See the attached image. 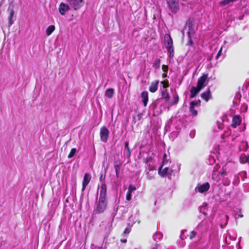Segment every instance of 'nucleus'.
I'll use <instances>...</instances> for the list:
<instances>
[{
  "instance_id": "nucleus-25",
  "label": "nucleus",
  "mask_w": 249,
  "mask_h": 249,
  "mask_svg": "<svg viewBox=\"0 0 249 249\" xmlns=\"http://www.w3.org/2000/svg\"><path fill=\"white\" fill-rule=\"evenodd\" d=\"M186 25L188 26L189 29V31H191L193 25V20L190 18L188 19L186 22Z\"/></svg>"
},
{
  "instance_id": "nucleus-17",
  "label": "nucleus",
  "mask_w": 249,
  "mask_h": 249,
  "mask_svg": "<svg viewBox=\"0 0 249 249\" xmlns=\"http://www.w3.org/2000/svg\"><path fill=\"white\" fill-rule=\"evenodd\" d=\"M114 93V89L112 88L107 89L105 93V95L107 98L110 99L112 97Z\"/></svg>"
},
{
  "instance_id": "nucleus-28",
  "label": "nucleus",
  "mask_w": 249,
  "mask_h": 249,
  "mask_svg": "<svg viewBox=\"0 0 249 249\" xmlns=\"http://www.w3.org/2000/svg\"><path fill=\"white\" fill-rule=\"evenodd\" d=\"M76 152V149L75 148H72L68 156V158L69 159H71V158H72L74 156V155L75 154Z\"/></svg>"
},
{
  "instance_id": "nucleus-50",
  "label": "nucleus",
  "mask_w": 249,
  "mask_h": 249,
  "mask_svg": "<svg viewBox=\"0 0 249 249\" xmlns=\"http://www.w3.org/2000/svg\"><path fill=\"white\" fill-rule=\"evenodd\" d=\"M239 216L240 217H243V215H242V214H239Z\"/></svg>"
},
{
  "instance_id": "nucleus-19",
  "label": "nucleus",
  "mask_w": 249,
  "mask_h": 249,
  "mask_svg": "<svg viewBox=\"0 0 249 249\" xmlns=\"http://www.w3.org/2000/svg\"><path fill=\"white\" fill-rule=\"evenodd\" d=\"M194 102L190 103V106L189 107L190 111L191 112L192 114L194 116H196L197 114V111L195 109V107L194 106Z\"/></svg>"
},
{
  "instance_id": "nucleus-46",
  "label": "nucleus",
  "mask_w": 249,
  "mask_h": 249,
  "mask_svg": "<svg viewBox=\"0 0 249 249\" xmlns=\"http://www.w3.org/2000/svg\"><path fill=\"white\" fill-rule=\"evenodd\" d=\"M121 242L122 243H126L127 242V240L126 239H121Z\"/></svg>"
},
{
  "instance_id": "nucleus-45",
  "label": "nucleus",
  "mask_w": 249,
  "mask_h": 249,
  "mask_svg": "<svg viewBox=\"0 0 249 249\" xmlns=\"http://www.w3.org/2000/svg\"><path fill=\"white\" fill-rule=\"evenodd\" d=\"M243 18H244V15H242V16H239L238 17V19L239 20H242L243 19Z\"/></svg>"
},
{
  "instance_id": "nucleus-40",
  "label": "nucleus",
  "mask_w": 249,
  "mask_h": 249,
  "mask_svg": "<svg viewBox=\"0 0 249 249\" xmlns=\"http://www.w3.org/2000/svg\"><path fill=\"white\" fill-rule=\"evenodd\" d=\"M162 70L164 72L167 73L168 71V66L165 65H162Z\"/></svg>"
},
{
  "instance_id": "nucleus-36",
  "label": "nucleus",
  "mask_w": 249,
  "mask_h": 249,
  "mask_svg": "<svg viewBox=\"0 0 249 249\" xmlns=\"http://www.w3.org/2000/svg\"><path fill=\"white\" fill-rule=\"evenodd\" d=\"M136 190V188L135 186L132 185V184H130L129 187H128V190L131 192H133V191H135Z\"/></svg>"
},
{
  "instance_id": "nucleus-30",
  "label": "nucleus",
  "mask_w": 249,
  "mask_h": 249,
  "mask_svg": "<svg viewBox=\"0 0 249 249\" xmlns=\"http://www.w3.org/2000/svg\"><path fill=\"white\" fill-rule=\"evenodd\" d=\"M130 223L128 224L127 227L125 228V229L124 230L123 233L125 235V236H127L128 234L131 231V228H130Z\"/></svg>"
},
{
  "instance_id": "nucleus-16",
  "label": "nucleus",
  "mask_w": 249,
  "mask_h": 249,
  "mask_svg": "<svg viewBox=\"0 0 249 249\" xmlns=\"http://www.w3.org/2000/svg\"><path fill=\"white\" fill-rule=\"evenodd\" d=\"M160 94L161 95V99L165 100L166 102H167L170 99V96L166 89H164L161 91Z\"/></svg>"
},
{
  "instance_id": "nucleus-33",
  "label": "nucleus",
  "mask_w": 249,
  "mask_h": 249,
  "mask_svg": "<svg viewBox=\"0 0 249 249\" xmlns=\"http://www.w3.org/2000/svg\"><path fill=\"white\" fill-rule=\"evenodd\" d=\"M168 171V168L166 167L163 169V170L160 172V174L162 177H164L167 174Z\"/></svg>"
},
{
  "instance_id": "nucleus-24",
  "label": "nucleus",
  "mask_w": 249,
  "mask_h": 249,
  "mask_svg": "<svg viewBox=\"0 0 249 249\" xmlns=\"http://www.w3.org/2000/svg\"><path fill=\"white\" fill-rule=\"evenodd\" d=\"M241 158L243 159V163H249V155H246L243 154L241 156Z\"/></svg>"
},
{
  "instance_id": "nucleus-43",
  "label": "nucleus",
  "mask_w": 249,
  "mask_h": 249,
  "mask_svg": "<svg viewBox=\"0 0 249 249\" xmlns=\"http://www.w3.org/2000/svg\"><path fill=\"white\" fill-rule=\"evenodd\" d=\"M225 217L226 219V224H227V223H228V221L229 220V216L228 215H225Z\"/></svg>"
},
{
  "instance_id": "nucleus-21",
  "label": "nucleus",
  "mask_w": 249,
  "mask_h": 249,
  "mask_svg": "<svg viewBox=\"0 0 249 249\" xmlns=\"http://www.w3.org/2000/svg\"><path fill=\"white\" fill-rule=\"evenodd\" d=\"M220 174L218 173L217 171H213L212 173V178L216 181L217 182L219 181L220 179V178L219 177Z\"/></svg>"
},
{
  "instance_id": "nucleus-8",
  "label": "nucleus",
  "mask_w": 249,
  "mask_h": 249,
  "mask_svg": "<svg viewBox=\"0 0 249 249\" xmlns=\"http://www.w3.org/2000/svg\"><path fill=\"white\" fill-rule=\"evenodd\" d=\"M210 188V184L208 182H206L203 184H198L196 188V191L202 193L207 192Z\"/></svg>"
},
{
  "instance_id": "nucleus-12",
  "label": "nucleus",
  "mask_w": 249,
  "mask_h": 249,
  "mask_svg": "<svg viewBox=\"0 0 249 249\" xmlns=\"http://www.w3.org/2000/svg\"><path fill=\"white\" fill-rule=\"evenodd\" d=\"M202 89H201L200 88L197 87H195L193 86L190 89V98H195L197 94L200 91V90Z\"/></svg>"
},
{
  "instance_id": "nucleus-49",
  "label": "nucleus",
  "mask_w": 249,
  "mask_h": 249,
  "mask_svg": "<svg viewBox=\"0 0 249 249\" xmlns=\"http://www.w3.org/2000/svg\"><path fill=\"white\" fill-rule=\"evenodd\" d=\"M152 178H153V177H150L148 178V179H152Z\"/></svg>"
},
{
  "instance_id": "nucleus-20",
  "label": "nucleus",
  "mask_w": 249,
  "mask_h": 249,
  "mask_svg": "<svg viewBox=\"0 0 249 249\" xmlns=\"http://www.w3.org/2000/svg\"><path fill=\"white\" fill-rule=\"evenodd\" d=\"M240 149L242 151H246L249 148L248 142L245 141H242L240 144Z\"/></svg>"
},
{
  "instance_id": "nucleus-23",
  "label": "nucleus",
  "mask_w": 249,
  "mask_h": 249,
  "mask_svg": "<svg viewBox=\"0 0 249 249\" xmlns=\"http://www.w3.org/2000/svg\"><path fill=\"white\" fill-rule=\"evenodd\" d=\"M160 58L156 59L153 64V67L155 69H158L160 67Z\"/></svg>"
},
{
  "instance_id": "nucleus-39",
  "label": "nucleus",
  "mask_w": 249,
  "mask_h": 249,
  "mask_svg": "<svg viewBox=\"0 0 249 249\" xmlns=\"http://www.w3.org/2000/svg\"><path fill=\"white\" fill-rule=\"evenodd\" d=\"M187 34L188 35V36H189V37L190 39L188 41V42H187V45H192L193 44V40H192V39L191 38V36H190V31H188Z\"/></svg>"
},
{
  "instance_id": "nucleus-47",
  "label": "nucleus",
  "mask_w": 249,
  "mask_h": 249,
  "mask_svg": "<svg viewBox=\"0 0 249 249\" xmlns=\"http://www.w3.org/2000/svg\"><path fill=\"white\" fill-rule=\"evenodd\" d=\"M222 125L223 124H218V128L222 129L223 128Z\"/></svg>"
},
{
  "instance_id": "nucleus-9",
  "label": "nucleus",
  "mask_w": 249,
  "mask_h": 249,
  "mask_svg": "<svg viewBox=\"0 0 249 249\" xmlns=\"http://www.w3.org/2000/svg\"><path fill=\"white\" fill-rule=\"evenodd\" d=\"M91 176L89 173H85L82 182V191L83 192L85 190L87 186L88 185L91 180Z\"/></svg>"
},
{
  "instance_id": "nucleus-38",
  "label": "nucleus",
  "mask_w": 249,
  "mask_h": 249,
  "mask_svg": "<svg viewBox=\"0 0 249 249\" xmlns=\"http://www.w3.org/2000/svg\"><path fill=\"white\" fill-rule=\"evenodd\" d=\"M230 180L228 179L227 178H225L223 180V185L225 186H228L230 184Z\"/></svg>"
},
{
  "instance_id": "nucleus-41",
  "label": "nucleus",
  "mask_w": 249,
  "mask_h": 249,
  "mask_svg": "<svg viewBox=\"0 0 249 249\" xmlns=\"http://www.w3.org/2000/svg\"><path fill=\"white\" fill-rule=\"evenodd\" d=\"M222 48H221L220 49V50H219V51H218L217 54H216V56H215V59H216L217 60L218 59L219 57L221 55V53H222Z\"/></svg>"
},
{
  "instance_id": "nucleus-29",
  "label": "nucleus",
  "mask_w": 249,
  "mask_h": 249,
  "mask_svg": "<svg viewBox=\"0 0 249 249\" xmlns=\"http://www.w3.org/2000/svg\"><path fill=\"white\" fill-rule=\"evenodd\" d=\"M125 148L127 150V155L129 157L131 155V151L129 146V142L126 141L124 143Z\"/></svg>"
},
{
  "instance_id": "nucleus-44",
  "label": "nucleus",
  "mask_w": 249,
  "mask_h": 249,
  "mask_svg": "<svg viewBox=\"0 0 249 249\" xmlns=\"http://www.w3.org/2000/svg\"><path fill=\"white\" fill-rule=\"evenodd\" d=\"M159 247L157 245H155L154 247H153L151 249H158Z\"/></svg>"
},
{
  "instance_id": "nucleus-1",
  "label": "nucleus",
  "mask_w": 249,
  "mask_h": 249,
  "mask_svg": "<svg viewBox=\"0 0 249 249\" xmlns=\"http://www.w3.org/2000/svg\"><path fill=\"white\" fill-rule=\"evenodd\" d=\"M164 44L167 50L168 56L172 58L174 56L173 41L170 34H166L164 36Z\"/></svg>"
},
{
  "instance_id": "nucleus-32",
  "label": "nucleus",
  "mask_w": 249,
  "mask_h": 249,
  "mask_svg": "<svg viewBox=\"0 0 249 249\" xmlns=\"http://www.w3.org/2000/svg\"><path fill=\"white\" fill-rule=\"evenodd\" d=\"M221 177H225L227 175V172L226 171V169L224 168V167H222V171L219 173Z\"/></svg>"
},
{
  "instance_id": "nucleus-27",
  "label": "nucleus",
  "mask_w": 249,
  "mask_h": 249,
  "mask_svg": "<svg viewBox=\"0 0 249 249\" xmlns=\"http://www.w3.org/2000/svg\"><path fill=\"white\" fill-rule=\"evenodd\" d=\"M174 101L173 102L171 103V106H174L177 105L179 101V96L178 94L174 96L173 97Z\"/></svg>"
},
{
  "instance_id": "nucleus-26",
  "label": "nucleus",
  "mask_w": 249,
  "mask_h": 249,
  "mask_svg": "<svg viewBox=\"0 0 249 249\" xmlns=\"http://www.w3.org/2000/svg\"><path fill=\"white\" fill-rule=\"evenodd\" d=\"M14 14V11L13 9H11L10 12V16L8 18L9 19V24L10 25H11L13 23V21H12V18Z\"/></svg>"
},
{
  "instance_id": "nucleus-10",
  "label": "nucleus",
  "mask_w": 249,
  "mask_h": 249,
  "mask_svg": "<svg viewBox=\"0 0 249 249\" xmlns=\"http://www.w3.org/2000/svg\"><path fill=\"white\" fill-rule=\"evenodd\" d=\"M241 123V119L240 116L236 115L233 117L232 120L231 126L232 127L235 128L237 126H239Z\"/></svg>"
},
{
  "instance_id": "nucleus-7",
  "label": "nucleus",
  "mask_w": 249,
  "mask_h": 249,
  "mask_svg": "<svg viewBox=\"0 0 249 249\" xmlns=\"http://www.w3.org/2000/svg\"><path fill=\"white\" fill-rule=\"evenodd\" d=\"M83 0H68L70 4L76 10L83 5Z\"/></svg>"
},
{
  "instance_id": "nucleus-18",
  "label": "nucleus",
  "mask_w": 249,
  "mask_h": 249,
  "mask_svg": "<svg viewBox=\"0 0 249 249\" xmlns=\"http://www.w3.org/2000/svg\"><path fill=\"white\" fill-rule=\"evenodd\" d=\"M120 165L121 163H120L119 161H116L115 164L114 165V167L115 169L116 176L117 178H119V177Z\"/></svg>"
},
{
  "instance_id": "nucleus-35",
  "label": "nucleus",
  "mask_w": 249,
  "mask_h": 249,
  "mask_svg": "<svg viewBox=\"0 0 249 249\" xmlns=\"http://www.w3.org/2000/svg\"><path fill=\"white\" fill-rule=\"evenodd\" d=\"M132 192L127 191L126 195V199L129 201L131 199Z\"/></svg>"
},
{
  "instance_id": "nucleus-31",
  "label": "nucleus",
  "mask_w": 249,
  "mask_h": 249,
  "mask_svg": "<svg viewBox=\"0 0 249 249\" xmlns=\"http://www.w3.org/2000/svg\"><path fill=\"white\" fill-rule=\"evenodd\" d=\"M160 83L162 85L163 88L165 89L169 87V81L168 80L162 81Z\"/></svg>"
},
{
  "instance_id": "nucleus-14",
  "label": "nucleus",
  "mask_w": 249,
  "mask_h": 249,
  "mask_svg": "<svg viewBox=\"0 0 249 249\" xmlns=\"http://www.w3.org/2000/svg\"><path fill=\"white\" fill-rule=\"evenodd\" d=\"M159 83V81L158 80L153 81L149 88V90L152 93L155 92L158 90Z\"/></svg>"
},
{
  "instance_id": "nucleus-48",
  "label": "nucleus",
  "mask_w": 249,
  "mask_h": 249,
  "mask_svg": "<svg viewBox=\"0 0 249 249\" xmlns=\"http://www.w3.org/2000/svg\"><path fill=\"white\" fill-rule=\"evenodd\" d=\"M162 76L163 78L167 77V73H163Z\"/></svg>"
},
{
  "instance_id": "nucleus-2",
  "label": "nucleus",
  "mask_w": 249,
  "mask_h": 249,
  "mask_svg": "<svg viewBox=\"0 0 249 249\" xmlns=\"http://www.w3.org/2000/svg\"><path fill=\"white\" fill-rule=\"evenodd\" d=\"M107 205V198L99 197L95 212L96 213L100 214L105 212Z\"/></svg>"
},
{
  "instance_id": "nucleus-6",
  "label": "nucleus",
  "mask_w": 249,
  "mask_h": 249,
  "mask_svg": "<svg viewBox=\"0 0 249 249\" xmlns=\"http://www.w3.org/2000/svg\"><path fill=\"white\" fill-rule=\"evenodd\" d=\"M99 197L107 198V187L105 182V176L100 186Z\"/></svg>"
},
{
  "instance_id": "nucleus-5",
  "label": "nucleus",
  "mask_w": 249,
  "mask_h": 249,
  "mask_svg": "<svg viewBox=\"0 0 249 249\" xmlns=\"http://www.w3.org/2000/svg\"><path fill=\"white\" fill-rule=\"evenodd\" d=\"M109 130L106 126H103L100 130V137L101 141L106 142L108 138Z\"/></svg>"
},
{
  "instance_id": "nucleus-42",
  "label": "nucleus",
  "mask_w": 249,
  "mask_h": 249,
  "mask_svg": "<svg viewBox=\"0 0 249 249\" xmlns=\"http://www.w3.org/2000/svg\"><path fill=\"white\" fill-rule=\"evenodd\" d=\"M103 179H104L103 175V173H101V174H100V177H99V180L100 181H102L103 182Z\"/></svg>"
},
{
  "instance_id": "nucleus-4",
  "label": "nucleus",
  "mask_w": 249,
  "mask_h": 249,
  "mask_svg": "<svg viewBox=\"0 0 249 249\" xmlns=\"http://www.w3.org/2000/svg\"><path fill=\"white\" fill-rule=\"evenodd\" d=\"M208 74L203 73L198 78L196 86L202 89L208 84Z\"/></svg>"
},
{
  "instance_id": "nucleus-37",
  "label": "nucleus",
  "mask_w": 249,
  "mask_h": 249,
  "mask_svg": "<svg viewBox=\"0 0 249 249\" xmlns=\"http://www.w3.org/2000/svg\"><path fill=\"white\" fill-rule=\"evenodd\" d=\"M191 102H194V107L200 106V105H201V101L199 99H198L197 100H196V101H192Z\"/></svg>"
},
{
  "instance_id": "nucleus-15",
  "label": "nucleus",
  "mask_w": 249,
  "mask_h": 249,
  "mask_svg": "<svg viewBox=\"0 0 249 249\" xmlns=\"http://www.w3.org/2000/svg\"><path fill=\"white\" fill-rule=\"evenodd\" d=\"M141 97L143 106L146 107L148 101V93L147 91H143L141 93Z\"/></svg>"
},
{
  "instance_id": "nucleus-3",
  "label": "nucleus",
  "mask_w": 249,
  "mask_h": 249,
  "mask_svg": "<svg viewBox=\"0 0 249 249\" xmlns=\"http://www.w3.org/2000/svg\"><path fill=\"white\" fill-rule=\"evenodd\" d=\"M167 6L172 13L176 14L179 9L178 0H165Z\"/></svg>"
},
{
  "instance_id": "nucleus-34",
  "label": "nucleus",
  "mask_w": 249,
  "mask_h": 249,
  "mask_svg": "<svg viewBox=\"0 0 249 249\" xmlns=\"http://www.w3.org/2000/svg\"><path fill=\"white\" fill-rule=\"evenodd\" d=\"M196 231H192L189 235L190 239L192 240L193 239H194L196 236Z\"/></svg>"
},
{
  "instance_id": "nucleus-13",
  "label": "nucleus",
  "mask_w": 249,
  "mask_h": 249,
  "mask_svg": "<svg viewBox=\"0 0 249 249\" xmlns=\"http://www.w3.org/2000/svg\"><path fill=\"white\" fill-rule=\"evenodd\" d=\"M200 96L202 99L204 100L206 102H208L212 98L211 92L210 89L209 88L207 91L202 93Z\"/></svg>"
},
{
  "instance_id": "nucleus-22",
  "label": "nucleus",
  "mask_w": 249,
  "mask_h": 249,
  "mask_svg": "<svg viewBox=\"0 0 249 249\" xmlns=\"http://www.w3.org/2000/svg\"><path fill=\"white\" fill-rule=\"evenodd\" d=\"M55 27L54 25L49 26L46 30V34L47 36H50L52 33L54 31Z\"/></svg>"
},
{
  "instance_id": "nucleus-11",
  "label": "nucleus",
  "mask_w": 249,
  "mask_h": 249,
  "mask_svg": "<svg viewBox=\"0 0 249 249\" xmlns=\"http://www.w3.org/2000/svg\"><path fill=\"white\" fill-rule=\"evenodd\" d=\"M70 9V7L68 4L64 3H61L59 6V12L62 15H65L66 12Z\"/></svg>"
}]
</instances>
